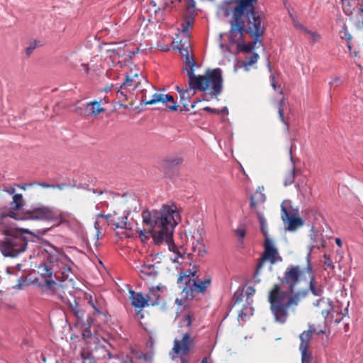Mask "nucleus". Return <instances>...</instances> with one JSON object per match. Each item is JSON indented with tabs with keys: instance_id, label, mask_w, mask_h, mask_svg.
Returning a JSON list of instances; mask_svg holds the SVG:
<instances>
[{
	"instance_id": "7",
	"label": "nucleus",
	"mask_w": 363,
	"mask_h": 363,
	"mask_svg": "<svg viewBox=\"0 0 363 363\" xmlns=\"http://www.w3.org/2000/svg\"><path fill=\"white\" fill-rule=\"evenodd\" d=\"M282 260L283 259L279 254L277 247L273 245L272 240L270 238L265 239L264 244V252L257 264L255 272L252 277V281L255 284L260 283V272L266 261H269L270 262L271 266L269 267V270H272V265L277 262H281Z\"/></svg>"
},
{
	"instance_id": "31",
	"label": "nucleus",
	"mask_w": 363,
	"mask_h": 363,
	"mask_svg": "<svg viewBox=\"0 0 363 363\" xmlns=\"http://www.w3.org/2000/svg\"><path fill=\"white\" fill-rule=\"evenodd\" d=\"M70 310L72 313L74 315L76 318L79 320H82L84 315V311L79 306L78 303L75 302L74 305H70Z\"/></svg>"
},
{
	"instance_id": "30",
	"label": "nucleus",
	"mask_w": 363,
	"mask_h": 363,
	"mask_svg": "<svg viewBox=\"0 0 363 363\" xmlns=\"http://www.w3.org/2000/svg\"><path fill=\"white\" fill-rule=\"evenodd\" d=\"M23 196L21 194H15L13 196V201L11 203V208L13 210H18L23 206Z\"/></svg>"
},
{
	"instance_id": "20",
	"label": "nucleus",
	"mask_w": 363,
	"mask_h": 363,
	"mask_svg": "<svg viewBox=\"0 0 363 363\" xmlns=\"http://www.w3.org/2000/svg\"><path fill=\"white\" fill-rule=\"evenodd\" d=\"M294 146H295L294 144H291L290 150H289L290 161L291 163V169L285 176V179H284V186H287L292 184L294 182V179H295L296 164H295V162L294 160V157L292 155V150H293V147Z\"/></svg>"
},
{
	"instance_id": "55",
	"label": "nucleus",
	"mask_w": 363,
	"mask_h": 363,
	"mask_svg": "<svg viewBox=\"0 0 363 363\" xmlns=\"http://www.w3.org/2000/svg\"><path fill=\"white\" fill-rule=\"evenodd\" d=\"M242 293H240L239 294H238V292H235V303H238L239 302H240L242 301Z\"/></svg>"
},
{
	"instance_id": "50",
	"label": "nucleus",
	"mask_w": 363,
	"mask_h": 363,
	"mask_svg": "<svg viewBox=\"0 0 363 363\" xmlns=\"http://www.w3.org/2000/svg\"><path fill=\"white\" fill-rule=\"evenodd\" d=\"M186 7L187 9H194L195 6H196V2L194 0H186Z\"/></svg>"
},
{
	"instance_id": "16",
	"label": "nucleus",
	"mask_w": 363,
	"mask_h": 363,
	"mask_svg": "<svg viewBox=\"0 0 363 363\" xmlns=\"http://www.w3.org/2000/svg\"><path fill=\"white\" fill-rule=\"evenodd\" d=\"M88 303L93 308L94 315L103 316V321L107 320L108 313L105 307L104 300L102 298H93V296L90 295L88 299Z\"/></svg>"
},
{
	"instance_id": "14",
	"label": "nucleus",
	"mask_w": 363,
	"mask_h": 363,
	"mask_svg": "<svg viewBox=\"0 0 363 363\" xmlns=\"http://www.w3.org/2000/svg\"><path fill=\"white\" fill-rule=\"evenodd\" d=\"M250 208L255 213L263 211L264 209V203L266 201V196L264 194V187L258 186L256 191L250 197Z\"/></svg>"
},
{
	"instance_id": "48",
	"label": "nucleus",
	"mask_w": 363,
	"mask_h": 363,
	"mask_svg": "<svg viewBox=\"0 0 363 363\" xmlns=\"http://www.w3.org/2000/svg\"><path fill=\"white\" fill-rule=\"evenodd\" d=\"M278 113H279V118L281 120V121L285 124L286 125H287V123L286 122L285 119H284V109L283 108L281 107H278Z\"/></svg>"
},
{
	"instance_id": "25",
	"label": "nucleus",
	"mask_w": 363,
	"mask_h": 363,
	"mask_svg": "<svg viewBox=\"0 0 363 363\" xmlns=\"http://www.w3.org/2000/svg\"><path fill=\"white\" fill-rule=\"evenodd\" d=\"M256 215L260 225V230L264 236V240L269 238L267 230V221L264 218L263 211H257Z\"/></svg>"
},
{
	"instance_id": "59",
	"label": "nucleus",
	"mask_w": 363,
	"mask_h": 363,
	"mask_svg": "<svg viewBox=\"0 0 363 363\" xmlns=\"http://www.w3.org/2000/svg\"><path fill=\"white\" fill-rule=\"evenodd\" d=\"M324 301H325V298L321 297V298H320L319 299H318L315 302H314V303H313V306H316V307H318V306H320V304H321L322 303H323V302H324Z\"/></svg>"
},
{
	"instance_id": "9",
	"label": "nucleus",
	"mask_w": 363,
	"mask_h": 363,
	"mask_svg": "<svg viewBox=\"0 0 363 363\" xmlns=\"http://www.w3.org/2000/svg\"><path fill=\"white\" fill-rule=\"evenodd\" d=\"M26 219L61 222L62 213L53 208L40 206L26 212Z\"/></svg>"
},
{
	"instance_id": "40",
	"label": "nucleus",
	"mask_w": 363,
	"mask_h": 363,
	"mask_svg": "<svg viewBox=\"0 0 363 363\" xmlns=\"http://www.w3.org/2000/svg\"><path fill=\"white\" fill-rule=\"evenodd\" d=\"M193 315L191 313L185 314L182 318V322L187 326L191 327L192 323Z\"/></svg>"
},
{
	"instance_id": "41",
	"label": "nucleus",
	"mask_w": 363,
	"mask_h": 363,
	"mask_svg": "<svg viewBox=\"0 0 363 363\" xmlns=\"http://www.w3.org/2000/svg\"><path fill=\"white\" fill-rule=\"evenodd\" d=\"M342 84V81L340 77H335L329 82L330 88H336Z\"/></svg>"
},
{
	"instance_id": "42",
	"label": "nucleus",
	"mask_w": 363,
	"mask_h": 363,
	"mask_svg": "<svg viewBox=\"0 0 363 363\" xmlns=\"http://www.w3.org/2000/svg\"><path fill=\"white\" fill-rule=\"evenodd\" d=\"M235 233L239 237V241L242 242V239L246 234L245 229L244 228H238L235 230Z\"/></svg>"
},
{
	"instance_id": "4",
	"label": "nucleus",
	"mask_w": 363,
	"mask_h": 363,
	"mask_svg": "<svg viewBox=\"0 0 363 363\" xmlns=\"http://www.w3.org/2000/svg\"><path fill=\"white\" fill-rule=\"evenodd\" d=\"M266 33V24L264 22V16H261L258 18H252L251 22L247 23L240 24L238 21L230 29L229 31V40L231 43L237 42L238 35L242 36L245 34H248L253 40L247 43H238V50L239 52L249 53L254 49L257 43H261L262 37Z\"/></svg>"
},
{
	"instance_id": "21",
	"label": "nucleus",
	"mask_w": 363,
	"mask_h": 363,
	"mask_svg": "<svg viewBox=\"0 0 363 363\" xmlns=\"http://www.w3.org/2000/svg\"><path fill=\"white\" fill-rule=\"evenodd\" d=\"M106 111L104 108L100 106V101H93L88 102L85 108V111L87 114L96 116L101 113H104Z\"/></svg>"
},
{
	"instance_id": "32",
	"label": "nucleus",
	"mask_w": 363,
	"mask_h": 363,
	"mask_svg": "<svg viewBox=\"0 0 363 363\" xmlns=\"http://www.w3.org/2000/svg\"><path fill=\"white\" fill-rule=\"evenodd\" d=\"M194 15L191 16V19H184V21L181 23L182 32L184 35H189V30L192 28L193 23L192 20H194Z\"/></svg>"
},
{
	"instance_id": "61",
	"label": "nucleus",
	"mask_w": 363,
	"mask_h": 363,
	"mask_svg": "<svg viewBox=\"0 0 363 363\" xmlns=\"http://www.w3.org/2000/svg\"><path fill=\"white\" fill-rule=\"evenodd\" d=\"M219 114H228V109L226 106L222 108L221 109H218V115Z\"/></svg>"
},
{
	"instance_id": "18",
	"label": "nucleus",
	"mask_w": 363,
	"mask_h": 363,
	"mask_svg": "<svg viewBox=\"0 0 363 363\" xmlns=\"http://www.w3.org/2000/svg\"><path fill=\"white\" fill-rule=\"evenodd\" d=\"M140 277L141 279H155L158 274L157 271L155 269L154 264H143L139 271Z\"/></svg>"
},
{
	"instance_id": "64",
	"label": "nucleus",
	"mask_w": 363,
	"mask_h": 363,
	"mask_svg": "<svg viewBox=\"0 0 363 363\" xmlns=\"http://www.w3.org/2000/svg\"><path fill=\"white\" fill-rule=\"evenodd\" d=\"M359 15L362 18V24L363 25V2L360 5V8H359Z\"/></svg>"
},
{
	"instance_id": "54",
	"label": "nucleus",
	"mask_w": 363,
	"mask_h": 363,
	"mask_svg": "<svg viewBox=\"0 0 363 363\" xmlns=\"http://www.w3.org/2000/svg\"><path fill=\"white\" fill-rule=\"evenodd\" d=\"M203 110L205 111H207V112L212 113L218 114V109L213 108L209 107V106L204 107L203 108Z\"/></svg>"
},
{
	"instance_id": "60",
	"label": "nucleus",
	"mask_w": 363,
	"mask_h": 363,
	"mask_svg": "<svg viewBox=\"0 0 363 363\" xmlns=\"http://www.w3.org/2000/svg\"><path fill=\"white\" fill-rule=\"evenodd\" d=\"M20 189L26 190L27 186H33V183L30 184H18L17 185Z\"/></svg>"
},
{
	"instance_id": "28",
	"label": "nucleus",
	"mask_w": 363,
	"mask_h": 363,
	"mask_svg": "<svg viewBox=\"0 0 363 363\" xmlns=\"http://www.w3.org/2000/svg\"><path fill=\"white\" fill-rule=\"evenodd\" d=\"M192 250L194 253H196L199 257H203L206 253V250H205V246L202 242H199L196 240V243L193 242Z\"/></svg>"
},
{
	"instance_id": "45",
	"label": "nucleus",
	"mask_w": 363,
	"mask_h": 363,
	"mask_svg": "<svg viewBox=\"0 0 363 363\" xmlns=\"http://www.w3.org/2000/svg\"><path fill=\"white\" fill-rule=\"evenodd\" d=\"M196 266H194L192 269H189L186 271V272L183 275H188L189 278H191L196 277V279H198L199 276L196 275Z\"/></svg>"
},
{
	"instance_id": "34",
	"label": "nucleus",
	"mask_w": 363,
	"mask_h": 363,
	"mask_svg": "<svg viewBox=\"0 0 363 363\" xmlns=\"http://www.w3.org/2000/svg\"><path fill=\"white\" fill-rule=\"evenodd\" d=\"M142 102H143L146 105H152L158 102L162 103V94L155 93V94L152 95L151 99L145 101V99H143Z\"/></svg>"
},
{
	"instance_id": "15",
	"label": "nucleus",
	"mask_w": 363,
	"mask_h": 363,
	"mask_svg": "<svg viewBox=\"0 0 363 363\" xmlns=\"http://www.w3.org/2000/svg\"><path fill=\"white\" fill-rule=\"evenodd\" d=\"M39 273L40 276L44 278V285L47 288L54 291L57 286V281L54 278L56 276L53 274L52 269L50 268L46 264H42L38 267Z\"/></svg>"
},
{
	"instance_id": "10",
	"label": "nucleus",
	"mask_w": 363,
	"mask_h": 363,
	"mask_svg": "<svg viewBox=\"0 0 363 363\" xmlns=\"http://www.w3.org/2000/svg\"><path fill=\"white\" fill-rule=\"evenodd\" d=\"M315 332L314 325H309L308 330L303 331L299 335L301 340L299 350L301 353V363H311L312 361L311 352L308 351L309 342L312 334Z\"/></svg>"
},
{
	"instance_id": "46",
	"label": "nucleus",
	"mask_w": 363,
	"mask_h": 363,
	"mask_svg": "<svg viewBox=\"0 0 363 363\" xmlns=\"http://www.w3.org/2000/svg\"><path fill=\"white\" fill-rule=\"evenodd\" d=\"M255 289L253 286H248L247 288L245 294L247 296V301L251 298V297L255 294Z\"/></svg>"
},
{
	"instance_id": "8",
	"label": "nucleus",
	"mask_w": 363,
	"mask_h": 363,
	"mask_svg": "<svg viewBox=\"0 0 363 363\" xmlns=\"http://www.w3.org/2000/svg\"><path fill=\"white\" fill-rule=\"evenodd\" d=\"M177 284L182 289L186 299L191 300L194 297V293H204L206 286L202 283L201 279L196 280L189 278L188 275H181L177 280Z\"/></svg>"
},
{
	"instance_id": "44",
	"label": "nucleus",
	"mask_w": 363,
	"mask_h": 363,
	"mask_svg": "<svg viewBox=\"0 0 363 363\" xmlns=\"http://www.w3.org/2000/svg\"><path fill=\"white\" fill-rule=\"evenodd\" d=\"M323 258H324V264H325L326 266H328V267L331 268V269H334L335 267L333 265V263L330 259V257L329 255L328 254H324L323 255Z\"/></svg>"
},
{
	"instance_id": "63",
	"label": "nucleus",
	"mask_w": 363,
	"mask_h": 363,
	"mask_svg": "<svg viewBox=\"0 0 363 363\" xmlns=\"http://www.w3.org/2000/svg\"><path fill=\"white\" fill-rule=\"evenodd\" d=\"M81 66L83 67L85 74L89 72V68L87 64L82 63Z\"/></svg>"
},
{
	"instance_id": "36",
	"label": "nucleus",
	"mask_w": 363,
	"mask_h": 363,
	"mask_svg": "<svg viewBox=\"0 0 363 363\" xmlns=\"http://www.w3.org/2000/svg\"><path fill=\"white\" fill-rule=\"evenodd\" d=\"M179 50H180V52L182 53V55L185 57V60H184L185 65H186L185 67L189 69V61H190L191 59L194 60V57L189 55L188 48H181Z\"/></svg>"
},
{
	"instance_id": "29",
	"label": "nucleus",
	"mask_w": 363,
	"mask_h": 363,
	"mask_svg": "<svg viewBox=\"0 0 363 363\" xmlns=\"http://www.w3.org/2000/svg\"><path fill=\"white\" fill-rule=\"evenodd\" d=\"M259 59V55L257 52L252 53L246 61H243L242 62V67L245 68V70H248V67L253 65L255 64Z\"/></svg>"
},
{
	"instance_id": "35",
	"label": "nucleus",
	"mask_w": 363,
	"mask_h": 363,
	"mask_svg": "<svg viewBox=\"0 0 363 363\" xmlns=\"http://www.w3.org/2000/svg\"><path fill=\"white\" fill-rule=\"evenodd\" d=\"M45 246L46 247L45 250L52 256H55L60 252L59 249L50 242L45 243Z\"/></svg>"
},
{
	"instance_id": "38",
	"label": "nucleus",
	"mask_w": 363,
	"mask_h": 363,
	"mask_svg": "<svg viewBox=\"0 0 363 363\" xmlns=\"http://www.w3.org/2000/svg\"><path fill=\"white\" fill-rule=\"evenodd\" d=\"M253 308L252 306H244L239 313V318L252 315Z\"/></svg>"
},
{
	"instance_id": "17",
	"label": "nucleus",
	"mask_w": 363,
	"mask_h": 363,
	"mask_svg": "<svg viewBox=\"0 0 363 363\" xmlns=\"http://www.w3.org/2000/svg\"><path fill=\"white\" fill-rule=\"evenodd\" d=\"M281 218L284 221L288 222V227L286 230L289 231H294L298 225H303V220L299 217L294 216L284 206V202L281 205Z\"/></svg>"
},
{
	"instance_id": "22",
	"label": "nucleus",
	"mask_w": 363,
	"mask_h": 363,
	"mask_svg": "<svg viewBox=\"0 0 363 363\" xmlns=\"http://www.w3.org/2000/svg\"><path fill=\"white\" fill-rule=\"evenodd\" d=\"M127 220L128 215H124L121 218H118L117 220L114 218H111L110 221H108V225H113L116 228L131 229L130 224L127 223Z\"/></svg>"
},
{
	"instance_id": "62",
	"label": "nucleus",
	"mask_w": 363,
	"mask_h": 363,
	"mask_svg": "<svg viewBox=\"0 0 363 363\" xmlns=\"http://www.w3.org/2000/svg\"><path fill=\"white\" fill-rule=\"evenodd\" d=\"M186 300L185 297L184 296V298H176L175 303L179 306H182L184 304V301Z\"/></svg>"
},
{
	"instance_id": "56",
	"label": "nucleus",
	"mask_w": 363,
	"mask_h": 363,
	"mask_svg": "<svg viewBox=\"0 0 363 363\" xmlns=\"http://www.w3.org/2000/svg\"><path fill=\"white\" fill-rule=\"evenodd\" d=\"M87 190L93 192L95 194H98V195H101L104 193V191L101 189H87Z\"/></svg>"
},
{
	"instance_id": "5",
	"label": "nucleus",
	"mask_w": 363,
	"mask_h": 363,
	"mask_svg": "<svg viewBox=\"0 0 363 363\" xmlns=\"http://www.w3.org/2000/svg\"><path fill=\"white\" fill-rule=\"evenodd\" d=\"M32 233L27 230L9 229L4 230V237L0 239V251L5 257H15L26 251Z\"/></svg>"
},
{
	"instance_id": "39",
	"label": "nucleus",
	"mask_w": 363,
	"mask_h": 363,
	"mask_svg": "<svg viewBox=\"0 0 363 363\" xmlns=\"http://www.w3.org/2000/svg\"><path fill=\"white\" fill-rule=\"evenodd\" d=\"M270 82L272 87L275 90L279 91L280 94H283V91L279 85L275 81V77L274 75L270 76Z\"/></svg>"
},
{
	"instance_id": "11",
	"label": "nucleus",
	"mask_w": 363,
	"mask_h": 363,
	"mask_svg": "<svg viewBox=\"0 0 363 363\" xmlns=\"http://www.w3.org/2000/svg\"><path fill=\"white\" fill-rule=\"evenodd\" d=\"M58 266L62 271V275L65 280L72 281L75 277L73 273V268L75 267L71 259L65 254L59 255L56 259Z\"/></svg>"
},
{
	"instance_id": "19",
	"label": "nucleus",
	"mask_w": 363,
	"mask_h": 363,
	"mask_svg": "<svg viewBox=\"0 0 363 363\" xmlns=\"http://www.w3.org/2000/svg\"><path fill=\"white\" fill-rule=\"evenodd\" d=\"M177 90L180 94V102L183 105L185 111H189V101L191 96L195 94L196 91L190 87L189 89H183L179 86H177Z\"/></svg>"
},
{
	"instance_id": "52",
	"label": "nucleus",
	"mask_w": 363,
	"mask_h": 363,
	"mask_svg": "<svg viewBox=\"0 0 363 363\" xmlns=\"http://www.w3.org/2000/svg\"><path fill=\"white\" fill-rule=\"evenodd\" d=\"M310 37L313 43L318 42L320 39V35L316 32H313V33H311V35Z\"/></svg>"
},
{
	"instance_id": "51",
	"label": "nucleus",
	"mask_w": 363,
	"mask_h": 363,
	"mask_svg": "<svg viewBox=\"0 0 363 363\" xmlns=\"http://www.w3.org/2000/svg\"><path fill=\"white\" fill-rule=\"evenodd\" d=\"M33 185H38V186H40L43 188H55V185H51V184H49L48 183H45V182H35L33 183Z\"/></svg>"
},
{
	"instance_id": "33",
	"label": "nucleus",
	"mask_w": 363,
	"mask_h": 363,
	"mask_svg": "<svg viewBox=\"0 0 363 363\" xmlns=\"http://www.w3.org/2000/svg\"><path fill=\"white\" fill-rule=\"evenodd\" d=\"M182 162V159L181 157L167 158L164 160V165L167 167L172 168L180 164Z\"/></svg>"
},
{
	"instance_id": "53",
	"label": "nucleus",
	"mask_w": 363,
	"mask_h": 363,
	"mask_svg": "<svg viewBox=\"0 0 363 363\" xmlns=\"http://www.w3.org/2000/svg\"><path fill=\"white\" fill-rule=\"evenodd\" d=\"M113 52L119 57L125 55V51L121 50V48L113 49Z\"/></svg>"
},
{
	"instance_id": "13",
	"label": "nucleus",
	"mask_w": 363,
	"mask_h": 363,
	"mask_svg": "<svg viewBox=\"0 0 363 363\" xmlns=\"http://www.w3.org/2000/svg\"><path fill=\"white\" fill-rule=\"evenodd\" d=\"M194 346V340L191 337L189 333L184 334L182 339L179 340L175 339L174 341L173 351L179 354L186 355Z\"/></svg>"
},
{
	"instance_id": "24",
	"label": "nucleus",
	"mask_w": 363,
	"mask_h": 363,
	"mask_svg": "<svg viewBox=\"0 0 363 363\" xmlns=\"http://www.w3.org/2000/svg\"><path fill=\"white\" fill-rule=\"evenodd\" d=\"M357 4L355 3L354 0H346L342 3V11L343 13L352 18L353 13L357 8Z\"/></svg>"
},
{
	"instance_id": "26",
	"label": "nucleus",
	"mask_w": 363,
	"mask_h": 363,
	"mask_svg": "<svg viewBox=\"0 0 363 363\" xmlns=\"http://www.w3.org/2000/svg\"><path fill=\"white\" fill-rule=\"evenodd\" d=\"M239 5L236 9V12L241 13L245 9H249L250 10L257 11L254 6V4L257 1V0H238Z\"/></svg>"
},
{
	"instance_id": "1",
	"label": "nucleus",
	"mask_w": 363,
	"mask_h": 363,
	"mask_svg": "<svg viewBox=\"0 0 363 363\" xmlns=\"http://www.w3.org/2000/svg\"><path fill=\"white\" fill-rule=\"evenodd\" d=\"M313 245L308 246L306 256L307 266L305 271L311 274L308 289H303L296 291L297 284L300 282L304 270L299 265H289L283 275L278 277L279 283L275 284L269 292L268 301L270 310L275 320L284 323L288 317V310L292 306H297L301 301L308 295L311 291L315 296H322L324 292L323 286L317 284L314 272L311 264V255Z\"/></svg>"
},
{
	"instance_id": "12",
	"label": "nucleus",
	"mask_w": 363,
	"mask_h": 363,
	"mask_svg": "<svg viewBox=\"0 0 363 363\" xmlns=\"http://www.w3.org/2000/svg\"><path fill=\"white\" fill-rule=\"evenodd\" d=\"M160 290V287H157V291ZM131 303L135 308H143L146 306L148 305V302L151 301V296H154L155 297V300L152 301V305L157 304L159 295L157 294V292H155L154 290L150 291V294L147 296V298L144 297L141 293H135L134 291H131Z\"/></svg>"
},
{
	"instance_id": "6",
	"label": "nucleus",
	"mask_w": 363,
	"mask_h": 363,
	"mask_svg": "<svg viewBox=\"0 0 363 363\" xmlns=\"http://www.w3.org/2000/svg\"><path fill=\"white\" fill-rule=\"evenodd\" d=\"M238 5H239L238 0H225L220 5V10L225 17L232 14V18L229 21L230 29H233L236 21L240 24L245 25L251 22L252 18H258V17L262 16L258 11L250 10L249 9H245L242 12L238 13L236 12Z\"/></svg>"
},
{
	"instance_id": "58",
	"label": "nucleus",
	"mask_w": 363,
	"mask_h": 363,
	"mask_svg": "<svg viewBox=\"0 0 363 363\" xmlns=\"http://www.w3.org/2000/svg\"><path fill=\"white\" fill-rule=\"evenodd\" d=\"M139 51V48H137L135 51H128V57L129 60H131L132 57L136 55Z\"/></svg>"
},
{
	"instance_id": "47",
	"label": "nucleus",
	"mask_w": 363,
	"mask_h": 363,
	"mask_svg": "<svg viewBox=\"0 0 363 363\" xmlns=\"http://www.w3.org/2000/svg\"><path fill=\"white\" fill-rule=\"evenodd\" d=\"M91 335H92V333L91 331L90 325L86 326L85 328H84V330L82 331V336L84 338H89L91 337Z\"/></svg>"
},
{
	"instance_id": "2",
	"label": "nucleus",
	"mask_w": 363,
	"mask_h": 363,
	"mask_svg": "<svg viewBox=\"0 0 363 363\" xmlns=\"http://www.w3.org/2000/svg\"><path fill=\"white\" fill-rule=\"evenodd\" d=\"M177 214V206L174 204H164L159 211L146 209L142 212L143 221L150 228L155 243L160 245L165 242L169 250L174 252L173 231L177 223L174 218Z\"/></svg>"
},
{
	"instance_id": "27",
	"label": "nucleus",
	"mask_w": 363,
	"mask_h": 363,
	"mask_svg": "<svg viewBox=\"0 0 363 363\" xmlns=\"http://www.w3.org/2000/svg\"><path fill=\"white\" fill-rule=\"evenodd\" d=\"M167 102H170V105H167V108L172 111H175L177 110L178 106L177 105V103L175 102L174 97L169 94H162V103L165 104Z\"/></svg>"
},
{
	"instance_id": "23",
	"label": "nucleus",
	"mask_w": 363,
	"mask_h": 363,
	"mask_svg": "<svg viewBox=\"0 0 363 363\" xmlns=\"http://www.w3.org/2000/svg\"><path fill=\"white\" fill-rule=\"evenodd\" d=\"M138 74L136 72H133V70L130 72V73L127 74L125 76V82L121 85V88L122 89H128L132 86H134V88H136L138 86V82L135 81V78L138 77Z\"/></svg>"
},
{
	"instance_id": "3",
	"label": "nucleus",
	"mask_w": 363,
	"mask_h": 363,
	"mask_svg": "<svg viewBox=\"0 0 363 363\" xmlns=\"http://www.w3.org/2000/svg\"><path fill=\"white\" fill-rule=\"evenodd\" d=\"M189 69L184 67L189 77V86L194 91H209L211 98L217 97L223 91L222 69H207L203 75H196L194 67H199L194 60L189 61Z\"/></svg>"
},
{
	"instance_id": "57",
	"label": "nucleus",
	"mask_w": 363,
	"mask_h": 363,
	"mask_svg": "<svg viewBox=\"0 0 363 363\" xmlns=\"http://www.w3.org/2000/svg\"><path fill=\"white\" fill-rule=\"evenodd\" d=\"M111 217V216L110 214L105 215V214H102V213H99L97 215V218H103L106 219V220H108V222L110 221Z\"/></svg>"
},
{
	"instance_id": "43",
	"label": "nucleus",
	"mask_w": 363,
	"mask_h": 363,
	"mask_svg": "<svg viewBox=\"0 0 363 363\" xmlns=\"http://www.w3.org/2000/svg\"><path fill=\"white\" fill-rule=\"evenodd\" d=\"M38 42L34 41L33 43H32L30 44V45L27 47L26 49V55L28 56H30L31 55V53L33 52V51L38 47Z\"/></svg>"
},
{
	"instance_id": "37",
	"label": "nucleus",
	"mask_w": 363,
	"mask_h": 363,
	"mask_svg": "<svg viewBox=\"0 0 363 363\" xmlns=\"http://www.w3.org/2000/svg\"><path fill=\"white\" fill-rule=\"evenodd\" d=\"M340 38L342 39H344L346 41H347L348 43L352 39V35H350V33H349L348 30H347V26L345 25L343 26V27L342 28L340 32Z\"/></svg>"
},
{
	"instance_id": "49",
	"label": "nucleus",
	"mask_w": 363,
	"mask_h": 363,
	"mask_svg": "<svg viewBox=\"0 0 363 363\" xmlns=\"http://www.w3.org/2000/svg\"><path fill=\"white\" fill-rule=\"evenodd\" d=\"M117 96L120 100L125 101L127 99V95L123 90L117 91Z\"/></svg>"
}]
</instances>
